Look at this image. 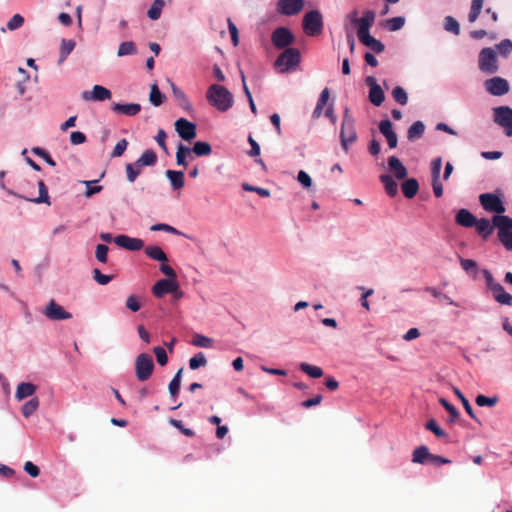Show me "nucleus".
I'll return each instance as SVG.
<instances>
[{
	"instance_id": "39448f33",
	"label": "nucleus",
	"mask_w": 512,
	"mask_h": 512,
	"mask_svg": "<svg viewBox=\"0 0 512 512\" xmlns=\"http://www.w3.org/2000/svg\"><path fill=\"white\" fill-rule=\"evenodd\" d=\"M303 29L308 36H318L323 30L322 15L318 10H312L303 18Z\"/></svg>"
},
{
	"instance_id": "9b49d317",
	"label": "nucleus",
	"mask_w": 512,
	"mask_h": 512,
	"mask_svg": "<svg viewBox=\"0 0 512 512\" xmlns=\"http://www.w3.org/2000/svg\"><path fill=\"white\" fill-rule=\"evenodd\" d=\"M43 314L52 321L68 320L72 318V314L67 312L61 305L54 299H51L47 304Z\"/></svg>"
},
{
	"instance_id": "338daca9",
	"label": "nucleus",
	"mask_w": 512,
	"mask_h": 512,
	"mask_svg": "<svg viewBox=\"0 0 512 512\" xmlns=\"http://www.w3.org/2000/svg\"><path fill=\"white\" fill-rule=\"evenodd\" d=\"M153 352H154V354L156 356L157 362L161 366H164V365L167 364L168 356H167V353H166L164 348H162L160 346H156V347L153 348Z\"/></svg>"
},
{
	"instance_id": "4c0bfd02",
	"label": "nucleus",
	"mask_w": 512,
	"mask_h": 512,
	"mask_svg": "<svg viewBox=\"0 0 512 512\" xmlns=\"http://www.w3.org/2000/svg\"><path fill=\"white\" fill-rule=\"evenodd\" d=\"M299 368L302 372L306 373L311 378L317 379L323 376V370L318 366H314L306 362H303L299 365Z\"/></svg>"
},
{
	"instance_id": "58836bf2",
	"label": "nucleus",
	"mask_w": 512,
	"mask_h": 512,
	"mask_svg": "<svg viewBox=\"0 0 512 512\" xmlns=\"http://www.w3.org/2000/svg\"><path fill=\"white\" fill-rule=\"evenodd\" d=\"M190 154H191V149L180 143L177 147V152H176L177 165L183 166L186 168L188 165L186 158Z\"/></svg>"
},
{
	"instance_id": "8fccbe9b",
	"label": "nucleus",
	"mask_w": 512,
	"mask_h": 512,
	"mask_svg": "<svg viewBox=\"0 0 512 512\" xmlns=\"http://www.w3.org/2000/svg\"><path fill=\"white\" fill-rule=\"evenodd\" d=\"M392 96L394 100L400 105H406L408 102V95L406 91L401 86H396L392 90Z\"/></svg>"
},
{
	"instance_id": "f03ea898",
	"label": "nucleus",
	"mask_w": 512,
	"mask_h": 512,
	"mask_svg": "<svg viewBox=\"0 0 512 512\" xmlns=\"http://www.w3.org/2000/svg\"><path fill=\"white\" fill-rule=\"evenodd\" d=\"M492 222L498 230V239L509 251H512V218L506 215H494Z\"/></svg>"
},
{
	"instance_id": "2eb2a0df",
	"label": "nucleus",
	"mask_w": 512,
	"mask_h": 512,
	"mask_svg": "<svg viewBox=\"0 0 512 512\" xmlns=\"http://www.w3.org/2000/svg\"><path fill=\"white\" fill-rule=\"evenodd\" d=\"M304 7V0H278L277 11L285 16L296 15Z\"/></svg>"
},
{
	"instance_id": "f704fd0d",
	"label": "nucleus",
	"mask_w": 512,
	"mask_h": 512,
	"mask_svg": "<svg viewBox=\"0 0 512 512\" xmlns=\"http://www.w3.org/2000/svg\"><path fill=\"white\" fill-rule=\"evenodd\" d=\"M145 253L153 260L160 262H166L168 260L165 252L159 246H147L145 248Z\"/></svg>"
},
{
	"instance_id": "79ce46f5",
	"label": "nucleus",
	"mask_w": 512,
	"mask_h": 512,
	"mask_svg": "<svg viewBox=\"0 0 512 512\" xmlns=\"http://www.w3.org/2000/svg\"><path fill=\"white\" fill-rule=\"evenodd\" d=\"M171 88L173 91V95L179 101V104L183 108L189 109L191 107V104H190L186 94L184 93V91H182L180 88H178L173 82H171Z\"/></svg>"
},
{
	"instance_id": "e2e57ef3",
	"label": "nucleus",
	"mask_w": 512,
	"mask_h": 512,
	"mask_svg": "<svg viewBox=\"0 0 512 512\" xmlns=\"http://www.w3.org/2000/svg\"><path fill=\"white\" fill-rule=\"evenodd\" d=\"M125 305H126V308L129 309L130 311L137 312L141 308L140 298L136 295H130L126 299Z\"/></svg>"
},
{
	"instance_id": "423d86ee",
	"label": "nucleus",
	"mask_w": 512,
	"mask_h": 512,
	"mask_svg": "<svg viewBox=\"0 0 512 512\" xmlns=\"http://www.w3.org/2000/svg\"><path fill=\"white\" fill-rule=\"evenodd\" d=\"M154 370L152 357L147 353L139 354L135 359V374L139 381L148 380Z\"/></svg>"
},
{
	"instance_id": "49530a36",
	"label": "nucleus",
	"mask_w": 512,
	"mask_h": 512,
	"mask_svg": "<svg viewBox=\"0 0 512 512\" xmlns=\"http://www.w3.org/2000/svg\"><path fill=\"white\" fill-rule=\"evenodd\" d=\"M165 96L160 92L158 86L153 84L151 86L149 100L154 106H160L164 101Z\"/></svg>"
},
{
	"instance_id": "4468645a",
	"label": "nucleus",
	"mask_w": 512,
	"mask_h": 512,
	"mask_svg": "<svg viewBox=\"0 0 512 512\" xmlns=\"http://www.w3.org/2000/svg\"><path fill=\"white\" fill-rule=\"evenodd\" d=\"M175 130L178 133L179 137H181L185 141H191L197 135L196 125L185 118H180L176 120Z\"/></svg>"
},
{
	"instance_id": "4d7b16f0",
	"label": "nucleus",
	"mask_w": 512,
	"mask_h": 512,
	"mask_svg": "<svg viewBox=\"0 0 512 512\" xmlns=\"http://www.w3.org/2000/svg\"><path fill=\"white\" fill-rule=\"evenodd\" d=\"M140 173H141V167H137L135 165V163H133V164L128 163L126 165L127 180L130 183H133L136 180V178L140 175Z\"/></svg>"
},
{
	"instance_id": "c85d7f7f",
	"label": "nucleus",
	"mask_w": 512,
	"mask_h": 512,
	"mask_svg": "<svg viewBox=\"0 0 512 512\" xmlns=\"http://www.w3.org/2000/svg\"><path fill=\"white\" fill-rule=\"evenodd\" d=\"M359 40L363 45L369 47L375 53H382L385 49L384 44L380 40L372 37L370 34L364 35L363 37L359 38Z\"/></svg>"
},
{
	"instance_id": "680f3d73",
	"label": "nucleus",
	"mask_w": 512,
	"mask_h": 512,
	"mask_svg": "<svg viewBox=\"0 0 512 512\" xmlns=\"http://www.w3.org/2000/svg\"><path fill=\"white\" fill-rule=\"evenodd\" d=\"M405 24V18L398 16L387 20V26L390 31L400 30Z\"/></svg>"
},
{
	"instance_id": "cd10ccee",
	"label": "nucleus",
	"mask_w": 512,
	"mask_h": 512,
	"mask_svg": "<svg viewBox=\"0 0 512 512\" xmlns=\"http://www.w3.org/2000/svg\"><path fill=\"white\" fill-rule=\"evenodd\" d=\"M37 387L36 385L29 383V382H21L16 389L15 397L18 400H22L26 397L32 396Z\"/></svg>"
},
{
	"instance_id": "c9c22d12",
	"label": "nucleus",
	"mask_w": 512,
	"mask_h": 512,
	"mask_svg": "<svg viewBox=\"0 0 512 512\" xmlns=\"http://www.w3.org/2000/svg\"><path fill=\"white\" fill-rule=\"evenodd\" d=\"M75 41L74 40H66L62 39L61 41V48H60V56H59V64L63 63L68 55L74 50L75 48Z\"/></svg>"
},
{
	"instance_id": "aec40b11",
	"label": "nucleus",
	"mask_w": 512,
	"mask_h": 512,
	"mask_svg": "<svg viewBox=\"0 0 512 512\" xmlns=\"http://www.w3.org/2000/svg\"><path fill=\"white\" fill-rule=\"evenodd\" d=\"M114 242L127 250L138 251L144 247L143 240L139 238H132L126 235H119L114 238Z\"/></svg>"
},
{
	"instance_id": "5fc2aeb1",
	"label": "nucleus",
	"mask_w": 512,
	"mask_h": 512,
	"mask_svg": "<svg viewBox=\"0 0 512 512\" xmlns=\"http://www.w3.org/2000/svg\"><path fill=\"white\" fill-rule=\"evenodd\" d=\"M439 402L450 414V422H454L459 418L460 414L458 410L455 408V406L450 404L445 398H440Z\"/></svg>"
},
{
	"instance_id": "20e7f679",
	"label": "nucleus",
	"mask_w": 512,
	"mask_h": 512,
	"mask_svg": "<svg viewBox=\"0 0 512 512\" xmlns=\"http://www.w3.org/2000/svg\"><path fill=\"white\" fill-rule=\"evenodd\" d=\"M301 55L296 48L285 49L275 60V67L281 73H285L297 67L300 63Z\"/></svg>"
},
{
	"instance_id": "052dcab7",
	"label": "nucleus",
	"mask_w": 512,
	"mask_h": 512,
	"mask_svg": "<svg viewBox=\"0 0 512 512\" xmlns=\"http://www.w3.org/2000/svg\"><path fill=\"white\" fill-rule=\"evenodd\" d=\"M425 291L430 293L435 298L446 301L449 305L456 306V303L448 295L441 293L434 287H426Z\"/></svg>"
},
{
	"instance_id": "ddd939ff",
	"label": "nucleus",
	"mask_w": 512,
	"mask_h": 512,
	"mask_svg": "<svg viewBox=\"0 0 512 512\" xmlns=\"http://www.w3.org/2000/svg\"><path fill=\"white\" fill-rule=\"evenodd\" d=\"M485 89L493 96H502L509 91V83L501 77H493L484 82Z\"/></svg>"
},
{
	"instance_id": "bb28decb",
	"label": "nucleus",
	"mask_w": 512,
	"mask_h": 512,
	"mask_svg": "<svg viewBox=\"0 0 512 512\" xmlns=\"http://www.w3.org/2000/svg\"><path fill=\"white\" fill-rule=\"evenodd\" d=\"M156 162H157V155H156V153L153 150H151V149H147L136 160L135 165L137 167L154 166L156 164Z\"/></svg>"
},
{
	"instance_id": "393cba45",
	"label": "nucleus",
	"mask_w": 512,
	"mask_h": 512,
	"mask_svg": "<svg viewBox=\"0 0 512 512\" xmlns=\"http://www.w3.org/2000/svg\"><path fill=\"white\" fill-rule=\"evenodd\" d=\"M476 227L477 233L484 239L487 240L488 237L492 234L494 228H496L492 222L487 218L477 219V224L474 225Z\"/></svg>"
},
{
	"instance_id": "412c9836",
	"label": "nucleus",
	"mask_w": 512,
	"mask_h": 512,
	"mask_svg": "<svg viewBox=\"0 0 512 512\" xmlns=\"http://www.w3.org/2000/svg\"><path fill=\"white\" fill-rule=\"evenodd\" d=\"M379 131L386 138L389 148L394 149L397 147L398 138L389 119L380 121Z\"/></svg>"
},
{
	"instance_id": "4be33fe9",
	"label": "nucleus",
	"mask_w": 512,
	"mask_h": 512,
	"mask_svg": "<svg viewBox=\"0 0 512 512\" xmlns=\"http://www.w3.org/2000/svg\"><path fill=\"white\" fill-rule=\"evenodd\" d=\"M455 221L458 225L465 228H471L477 224V218L469 210L464 208L457 212Z\"/></svg>"
},
{
	"instance_id": "c756f323",
	"label": "nucleus",
	"mask_w": 512,
	"mask_h": 512,
	"mask_svg": "<svg viewBox=\"0 0 512 512\" xmlns=\"http://www.w3.org/2000/svg\"><path fill=\"white\" fill-rule=\"evenodd\" d=\"M401 188L404 196L410 199L417 194L419 190V184L415 178H410L402 183Z\"/></svg>"
},
{
	"instance_id": "9d476101",
	"label": "nucleus",
	"mask_w": 512,
	"mask_h": 512,
	"mask_svg": "<svg viewBox=\"0 0 512 512\" xmlns=\"http://www.w3.org/2000/svg\"><path fill=\"white\" fill-rule=\"evenodd\" d=\"M494 122L503 127L505 134L508 136V131L512 130V108L508 106H499L493 109Z\"/></svg>"
},
{
	"instance_id": "603ef678",
	"label": "nucleus",
	"mask_w": 512,
	"mask_h": 512,
	"mask_svg": "<svg viewBox=\"0 0 512 512\" xmlns=\"http://www.w3.org/2000/svg\"><path fill=\"white\" fill-rule=\"evenodd\" d=\"M206 364H207V359H206L205 355L201 352L197 353L189 360V367L192 370H196L201 366H205Z\"/></svg>"
},
{
	"instance_id": "a18cd8bd",
	"label": "nucleus",
	"mask_w": 512,
	"mask_h": 512,
	"mask_svg": "<svg viewBox=\"0 0 512 512\" xmlns=\"http://www.w3.org/2000/svg\"><path fill=\"white\" fill-rule=\"evenodd\" d=\"M39 407V400L38 398H32L30 399L29 401H27L23 406H22V414L24 417L28 418L30 417Z\"/></svg>"
},
{
	"instance_id": "a19ab883",
	"label": "nucleus",
	"mask_w": 512,
	"mask_h": 512,
	"mask_svg": "<svg viewBox=\"0 0 512 512\" xmlns=\"http://www.w3.org/2000/svg\"><path fill=\"white\" fill-rule=\"evenodd\" d=\"M182 372H183V368H180L169 383L168 389H169V393L172 398H176V396L179 392L180 385H181Z\"/></svg>"
},
{
	"instance_id": "37998d69",
	"label": "nucleus",
	"mask_w": 512,
	"mask_h": 512,
	"mask_svg": "<svg viewBox=\"0 0 512 512\" xmlns=\"http://www.w3.org/2000/svg\"><path fill=\"white\" fill-rule=\"evenodd\" d=\"M483 0H472L470 12L468 14V20L470 23H473L479 17L481 10L483 8Z\"/></svg>"
},
{
	"instance_id": "f8f14e48",
	"label": "nucleus",
	"mask_w": 512,
	"mask_h": 512,
	"mask_svg": "<svg viewBox=\"0 0 512 512\" xmlns=\"http://www.w3.org/2000/svg\"><path fill=\"white\" fill-rule=\"evenodd\" d=\"M38 184V188H39V195L38 197H33L32 194L28 195V194H19V193H16L12 190H6L8 194L10 195H13V196H16L18 198H21V199H24L26 201H29V202H34V203H45V204H48L50 205V197L48 195V189H47V186L45 185L44 181L42 180H39L37 182Z\"/></svg>"
},
{
	"instance_id": "a878e982",
	"label": "nucleus",
	"mask_w": 512,
	"mask_h": 512,
	"mask_svg": "<svg viewBox=\"0 0 512 512\" xmlns=\"http://www.w3.org/2000/svg\"><path fill=\"white\" fill-rule=\"evenodd\" d=\"M431 453L429 449L425 445H421L417 447L412 453V462L418 464H426L429 463Z\"/></svg>"
},
{
	"instance_id": "774afa93",
	"label": "nucleus",
	"mask_w": 512,
	"mask_h": 512,
	"mask_svg": "<svg viewBox=\"0 0 512 512\" xmlns=\"http://www.w3.org/2000/svg\"><path fill=\"white\" fill-rule=\"evenodd\" d=\"M24 23V18L20 14H15L7 23V28L11 31L20 28Z\"/></svg>"
},
{
	"instance_id": "864d4df0",
	"label": "nucleus",
	"mask_w": 512,
	"mask_h": 512,
	"mask_svg": "<svg viewBox=\"0 0 512 512\" xmlns=\"http://www.w3.org/2000/svg\"><path fill=\"white\" fill-rule=\"evenodd\" d=\"M192 344L197 347L210 348L212 347L213 340L201 334H196L193 337Z\"/></svg>"
},
{
	"instance_id": "72a5a7b5",
	"label": "nucleus",
	"mask_w": 512,
	"mask_h": 512,
	"mask_svg": "<svg viewBox=\"0 0 512 512\" xmlns=\"http://www.w3.org/2000/svg\"><path fill=\"white\" fill-rule=\"evenodd\" d=\"M380 181L383 183L385 191L389 196L393 197L398 193V185L393 180L392 176L383 174L380 176Z\"/></svg>"
},
{
	"instance_id": "f3484780",
	"label": "nucleus",
	"mask_w": 512,
	"mask_h": 512,
	"mask_svg": "<svg viewBox=\"0 0 512 512\" xmlns=\"http://www.w3.org/2000/svg\"><path fill=\"white\" fill-rule=\"evenodd\" d=\"M375 12L372 10H367L364 12L361 18H353L351 21L358 25V38L363 37L364 35H368L370 27L373 25L375 21Z\"/></svg>"
},
{
	"instance_id": "bf43d9fd",
	"label": "nucleus",
	"mask_w": 512,
	"mask_h": 512,
	"mask_svg": "<svg viewBox=\"0 0 512 512\" xmlns=\"http://www.w3.org/2000/svg\"><path fill=\"white\" fill-rule=\"evenodd\" d=\"M109 247L105 244H98L96 246L95 257L101 263H106L108 260Z\"/></svg>"
},
{
	"instance_id": "0eeeda50",
	"label": "nucleus",
	"mask_w": 512,
	"mask_h": 512,
	"mask_svg": "<svg viewBox=\"0 0 512 512\" xmlns=\"http://www.w3.org/2000/svg\"><path fill=\"white\" fill-rule=\"evenodd\" d=\"M479 69L486 74H494L498 71L496 53L492 48H483L479 53Z\"/></svg>"
},
{
	"instance_id": "09e8293b",
	"label": "nucleus",
	"mask_w": 512,
	"mask_h": 512,
	"mask_svg": "<svg viewBox=\"0 0 512 512\" xmlns=\"http://www.w3.org/2000/svg\"><path fill=\"white\" fill-rule=\"evenodd\" d=\"M136 53V47L134 42L132 41H126L122 42L118 47L117 55L119 57L126 56V55H132Z\"/></svg>"
},
{
	"instance_id": "de8ad7c7",
	"label": "nucleus",
	"mask_w": 512,
	"mask_h": 512,
	"mask_svg": "<svg viewBox=\"0 0 512 512\" xmlns=\"http://www.w3.org/2000/svg\"><path fill=\"white\" fill-rule=\"evenodd\" d=\"M444 28L446 31L453 33L454 35L460 34V25L458 21L452 16H447L444 19Z\"/></svg>"
},
{
	"instance_id": "f257e3e1",
	"label": "nucleus",
	"mask_w": 512,
	"mask_h": 512,
	"mask_svg": "<svg viewBox=\"0 0 512 512\" xmlns=\"http://www.w3.org/2000/svg\"><path fill=\"white\" fill-rule=\"evenodd\" d=\"M206 98L209 104L220 112H226L232 108L234 97L232 93L224 86L212 84L206 92Z\"/></svg>"
},
{
	"instance_id": "7c9ffc66",
	"label": "nucleus",
	"mask_w": 512,
	"mask_h": 512,
	"mask_svg": "<svg viewBox=\"0 0 512 512\" xmlns=\"http://www.w3.org/2000/svg\"><path fill=\"white\" fill-rule=\"evenodd\" d=\"M166 177L170 180L173 189H180L184 186V173L182 171L167 170Z\"/></svg>"
},
{
	"instance_id": "b1692460",
	"label": "nucleus",
	"mask_w": 512,
	"mask_h": 512,
	"mask_svg": "<svg viewBox=\"0 0 512 512\" xmlns=\"http://www.w3.org/2000/svg\"><path fill=\"white\" fill-rule=\"evenodd\" d=\"M388 167L389 170L393 172L394 176L399 180L406 178L408 174L406 167L396 156H390L388 158Z\"/></svg>"
},
{
	"instance_id": "6e6552de",
	"label": "nucleus",
	"mask_w": 512,
	"mask_h": 512,
	"mask_svg": "<svg viewBox=\"0 0 512 512\" xmlns=\"http://www.w3.org/2000/svg\"><path fill=\"white\" fill-rule=\"evenodd\" d=\"M271 41L275 48L287 49L294 43L295 37L288 28L278 27L272 32Z\"/></svg>"
},
{
	"instance_id": "5701e85b",
	"label": "nucleus",
	"mask_w": 512,
	"mask_h": 512,
	"mask_svg": "<svg viewBox=\"0 0 512 512\" xmlns=\"http://www.w3.org/2000/svg\"><path fill=\"white\" fill-rule=\"evenodd\" d=\"M111 110L114 113H120L127 116H135L141 111L140 104L137 103H128V104H120L114 103L111 107Z\"/></svg>"
},
{
	"instance_id": "dca6fc26",
	"label": "nucleus",
	"mask_w": 512,
	"mask_h": 512,
	"mask_svg": "<svg viewBox=\"0 0 512 512\" xmlns=\"http://www.w3.org/2000/svg\"><path fill=\"white\" fill-rule=\"evenodd\" d=\"M179 285L175 279H161L157 281L153 288L152 293L157 298H162L167 293L176 292Z\"/></svg>"
},
{
	"instance_id": "0e129e2a",
	"label": "nucleus",
	"mask_w": 512,
	"mask_h": 512,
	"mask_svg": "<svg viewBox=\"0 0 512 512\" xmlns=\"http://www.w3.org/2000/svg\"><path fill=\"white\" fill-rule=\"evenodd\" d=\"M169 423L177 428L181 433H183L185 436L193 437L195 435L194 431L190 428H185L181 420L177 419H170Z\"/></svg>"
},
{
	"instance_id": "7ed1b4c3",
	"label": "nucleus",
	"mask_w": 512,
	"mask_h": 512,
	"mask_svg": "<svg viewBox=\"0 0 512 512\" xmlns=\"http://www.w3.org/2000/svg\"><path fill=\"white\" fill-rule=\"evenodd\" d=\"M340 139L342 148L347 152L349 146L357 140V134L355 130V120L351 116L349 108L346 107L343 114V121L340 131Z\"/></svg>"
},
{
	"instance_id": "6e6d98bb",
	"label": "nucleus",
	"mask_w": 512,
	"mask_h": 512,
	"mask_svg": "<svg viewBox=\"0 0 512 512\" xmlns=\"http://www.w3.org/2000/svg\"><path fill=\"white\" fill-rule=\"evenodd\" d=\"M475 402L478 406H488L493 407L498 403V397H487L485 395H478L475 399Z\"/></svg>"
},
{
	"instance_id": "473e14b6",
	"label": "nucleus",
	"mask_w": 512,
	"mask_h": 512,
	"mask_svg": "<svg viewBox=\"0 0 512 512\" xmlns=\"http://www.w3.org/2000/svg\"><path fill=\"white\" fill-rule=\"evenodd\" d=\"M425 131V125L422 121L414 122L407 131V137L410 141H414L422 137Z\"/></svg>"
},
{
	"instance_id": "1a4fd4ad",
	"label": "nucleus",
	"mask_w": 512,
	"mask_h": 512,
	"mask_svg": "<svg viewBox=\"0 0 512 512\" xmlns=\"http://www.w3.org/2000/svg\"><path fill=\"white\" fill-rule=\"evenodd\" d=\"M482 207L489 212H495L496 215H501L505 212V206L501 199L492 193H484L479 197Z\"/></svg>"
},
{
	"instance_id": "a211bd4d",
	"label": "nucleus",
	"mask_w": 512,
	"mask_h": 512,
	"mask_svg": "<svg viewBox=\"0 0 512 512\" xmlns=\"http://www.w3.org/2000/svg\"><path fill=\"white\" fill-rule=\"evenodd\" d=\"M375 12L372 10H367L364 12L361 18H353L351 21L358 25V38L363 37L364 35H368L370 27L373 25L375 21Z\"/></svg>"
},
{
	"instance_id": "69168bd1",
	"label": "nucleus",
	"mask_w": 512,
	"mask_h": 512,
	"mask_svg": "<svg viewBox=\"0 0 512 512\" xmlns=\"http://www.w3.org/2000/svg\"><path fill=\"white\" fill-rule=\"evenodd\" d=\"M499 53L503 56H508L512 51V41L510 39H504L496 45Z\"/></svg>"
},
{
	"instance_id": "c03bdc74",
	"label": "nucleus",
	"mask_w": 512,
	"mask_h": 512,
	"mask_svg": "<svg viewBox=\"0 0 512 512\" xmlns=\"http://www.w3.org/2000/svg\"><path fill=\"white\" fill-rule=\"evenodd\" d=\"M454 393L455 395L458 397V399H460L465 411L467 412V414L474 420L478 421L479 420L477 419V417L475 416L474 414V411L468 401V399L464 396V394L458 389V388H454Z\"/></svg>"
},
{
	"instance_id": "e433bc0d",
	"label": "nucleus",
	"mask_w": 512,
	"mask_h": 512,
	"mask_svg": "<svg viewBox=\"0 0 512 512\" xmlns=\"http://www.w3.org/2000/svg\"><path fill=\"white\" fill-rule=\"evenodd\" d=\"M191 152L198 157L208 156L212 153V147L208 142L197 141L194 143Z\"/></svg>"
},
{
	"instance_id": "3c124183",
	"label": "nucleus",
	"mask_w": 512,
	"mask_h": 512,
	"mask_svg": "<svg viewBox=\"0 0 512 512\" xmlns=\"http://www.w3.org/2000/svg\"><path fill=\"white\" fill-rule=\"evenodd\" d=\"M425 427L438 438H444L447 436L446 432L438 425L435 419L428 420Z\"/></svg>"
},
{
	"instance_id": "6ab92c4d",
	"label": "nucleus",
	"mask_w": 512,
	"mask_h": 512,
	"mask_svg": "<svg viewBox=\"0 0 512 512\" xmlns=\"http://www.w3.org/2000/svg\"><path fill=\"white\" fill-rule=\"evenodd\" d=\"M109 89L101 85H94L91 91H83L81 97L84 101H105L111 98Z\"/></svg>"
},
{
	"instance_id": "ea45409f",
	"label": "nucleus",
	"mask_w": 512,
	"mask_h": 512,
	"mask_svg": "<svg viewBox=\"0 0 512 512\" xmlns=\"http://www.w3.org/2000/svg\"><path fill=\"white\" fill-rule=\"evenodd\" d=\"M165 5L164 0H154L151 7L149 8L147 12V16L151 20H158L161 16L162 9Z\"/></svg>"
},
{
	"instance_id": "2f4dec72",
	"label": "nucleus",
	"mask_w": 512,
	"mask_h": 512,
	"mask_svg": "<svg viewBox=\"0 0 512 512\" xmlns=\"http://www.w3.org/2000/svg\"><path fill=\"white\" fill-rule=\"evenodd\" d=\"M368 98H369V101L373 105L380 106L384 102V99H385V94H384V91L381 88V86L375 85L371 89H369Z\"/></svg>"
},
{
	"instance_id": "13d9d810",
	"label": "nucleus",
	"mask_w": 512,
	"mask_h": 512,
	"mask_svg": "<svg viewBox=\"0 0 512 512\" xmlns=\"http://www.w3.org/2000/svg\"><path fill=\"white\" fill-rule=\"evenodd\" d=\"M93 279L100 285H107L113 278V275H105L98 268L92 271Z\"/></svg>"
}]
</instances>
